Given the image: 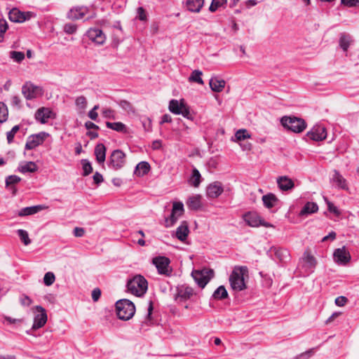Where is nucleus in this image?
I'll return each instance as SVG.
<instances>
[{
	"instance_id": "obj_1",
	"label": "nucleus",
	"mask_w": 359,
	"mask_h": 359,
	"mask_svg": "<svg viewBox=\"0 0 359 359\" xmlns=\"http://www.w3.org/2000/svg\"><path fill=\"white\" fill-rule=\"evenodd\" d=\"M248 272V268L245 266H236L233 268L229 276V283L232 290L235 291H242L246 288L244 275Z\"/></svg>"
},
{
	"instance_id": "obj_2",
	"label": "nucleus",
	"mask_w": 359,
	"mask_h": 359,
	"mask_svg": "<svg viewBox=\"0 0 359 359\" xmlns=\"http://www.w3.org/2000/svg\"><path fill=\"white\" fill-rule=\"evenodd\" d=\"M127 288L132 294L140 297L146 293L148 283L144 276L137 275L128 281Z\"/></svg>"
},
{
	"instance_id": "obj_3",
	"label": "nucleus",
	"mask_w": 359,
	"mask_h": 359,
	"mask_svg": "<svg viewBox=\"0 0 359 359\" xmlns=\"http://www.w3.org/2000/svg\"><path fill=\"white\" fill-rule=\"evenodd\" d=\"M116 309L118 318L123 320L130 319L135 313L134 304L126 299L117 301L116 303Z\"/></svg>"
},
{
	"instance_id": "obj_4",
	"label": "nucleus",
	"mask_w": 359,
	"mask_h": 359,
	"mask_svg": "<svg viewBox=\"0 0 359 359\" xmlns=\"http://www.w3.org/2000/svg\"><path fill=\"white\" fill-rule=\"evenodd\" d=\"M280 123L284 128L295 133H302L306 128L305 121L295 116H283Z\"/></svg>"
},
{
	"instance_id": "obj_5",
	"label": "nucleus",
	"mask_w": 359,
	"mask_h": 359,
	"mask_svg": "<svg viewBox=\"0 0 359 359\" xmlns=\"http://www.w3.org/2000/svg\"><path fill=\"white\" fill-rule=\"evenodd\" d=\"M126 154L121 149H115L109 158L108 166L114 170L121 169L126 164Z\"/></svg>"
},
{
	"instance_id": "obj_6",
	"label": "nucleus",
	"mask_w": 359,
	"mask_h": 359,
	"mask_svg": "<svg viewBox=\"0 0 359 359\" xmlns=\"http://www.w3.org/2000/svg\"><path fill=\"white\" fill-rule=\"evenodd\" d=\"M152 263L156 267L159 274L166 276H170L172 270L170 267V261L168 257L163 256L154 257L152 260Z\"/></svg>"
},
{
	"instance_id": "obj_7",
	"label": "nucleus",
	"mask_w": 359,
	"mask_h": 359,
	"mask_svg": "<svg viewBox=\"0 0 359 359\" xmlns=\"http://www.w3.org/2000/svg\"><path fill=\"white\" fill-rule=\"evenodd\" d=\"M22 93L27 100H32L42 95L43 90L31 82H26L22 87Z\"/></svg>"
},
{
	"instance_id": "obj_8",
	"label": "nucleus",
	"mask_w": 359,
	"mask_h": 359,
	"mask_svg": "<svg viewBox=\"0 0 359 359\" xmlns=\"http://www.w3.org/2000/svg\"><path fill=\"white\" fill-rule=\"evenodd\" d=\"M194 294V289L187 285H180L176 287L175 300L177 302H184L189 299Z\"/></svg>"
},
{
	"instance_id": "obj_9",
	"label": "nucleus",
	"mask_w": 359,
	"mask_h": 359,
	"mask_svg": "<svg viewBox=\"0 0 359 359\" xmlns=\"http://www.w3.org/2000/svg\"><path fill=\"white\" fill-rule=\"evenodd\" d=\"M48 135L49 134L46 132H40L37 134L29 135L25 144V149L32 150L42 144Z\"/></svg>"
},
{
	"instance_id": "obj_10",
	"label": "nucleus",
	"mask_w": 359,
	"mask_h": 359,
	"mask_svg": "<svg viewBox=\"0 0 359 359\" xmlns=\"http://www.w3.org/2000/svg\"><path fill=\"white\" fill-rule=\"evenodd\" d=\"M209 273L213 274V271L206 269L201 271L194 270L191 273V276L197 285L200 287L203 288L210 280V278L208 277Z\"/></svg>"
},
{
	"instance_id": "obj_11",
	"label": "nucleus",
	"mask_w": 359,
	"mask_h": 359,
	"mask_svg": "<svg viewBox=\"0 0 359 359\" xmlns=\"http://www.w3.org/2000/svg\"><path fill=\"white\" fill-rule=\"evenodd\" d=\"M38 313L35 314L32 330L42 327L47 322V313L46 309L41 306H36L34 309Z\"/></svg>"
},
{
	"instance_id": "obj_12",
	"label": "nucleus",
	"mask_w": 359,
	"mask_h": 359,
	"mask_svg": "<svg viewBox=\"0 0 359 359\" xmlns=\"http://www.w3.org/2000/svg\"><path fill=\"white\" fill-rule=\"evenodd\" d=\"M299 262L302 264V268L304 269L309 273L313 272L317 264L316 259L311 254L309 250H306L304 252L303 256L300 259Z\"/></svg>"
},
{
	"instance_id": "obj_13",
	"label": "nucleus",
	"mask_w": 359,
	"mask_h": 359,
	"mask_svg": "<svg viewBox=\"0 0 359 359\" xmlns=\"http://www.w3.org/2000/svg\"><path fill=\"white\" fill-rule=\"evenodd\" d=\"M88 38L97 45H102L106 41V36L102 30L99 28H90L88 30Z\"/></svg>"
},
{
	"instance_id": "obj_14",
	"label": "nucleus",
	"mask_w": 359,
	"mask_h": 359,
	"mask_svg": "<svg viewBox=\"0 0 359 359\" xmlns=\"http://www.w3.org/2000/svg\"><path fill=\"white\" fill-rule=\"evenodd\" d=\"M306 135L314 141H322L327 137L326 128L323 126H315L307 133Z\"/></svg>"
},
{
	"instance_id": "obj_15",
	"label": "nucleus",
	"mask_w": 359,
	"mask_h": 359,
	"mask_svg": "<svg viewBox=\"0 0 359 359\" xmlns=\"http://www.w3.org/2000/svg\"><path fill=\"white\" fill-rule=\"evenodd\" d=\"M333 255L334 261L339 264L345 265L348 263L351 259L350 253L344 246L336 249Z\"/></svg>"
},
{
	"instance_id": "obj_16",
	"label": "nucleus",
	"mask_w": 359,
	"mask_h": 359,
	"mask_svg": "<svg viewBox=\"0 0 359 359\" xmlns=\"http://www.w3.org/2000/svg\"><path fill=\"white\" fill-rule=\"evenodd\" d=\"M269 253L271 256L274 255L275 257L281 262H287L290 257L288 250L280 247H271L269 250Z\"/></svg>"
},
{
	"instance_id": "obj_17",
	"label": "nucleus",
	"mask_w": 359,
	"mask_h": 359,
	"mask_svg": "<svg viewBox=\"0 0 359 359\" xmlns=\"http://www.w3.org/2000/svg\"><path fill=\"white\" fill-rule=\"evenodd\" d=\"M224 191L222 184L220 182H214L210 184L206 189V194L209 198H217Z\"/></svg>"
},
{
	"instance_id": "obj_18",
	"label": "nucleus",
	"mask_w": 359,
	"mask_h": 359,
	"mask_svg": "<svg viewBox=\"0 0 359 359\" xmlns=\"http://www.w3.org/2000/svg\"><path fill=\"white\" fill-rule=\"evenodd\" d=\"M88 8L85 6L74 7L68 12L67 18L72 20H77L83 18L88 13Z\"/></svg>"
},
{
	"instance_id": "obj_19",
	"label": "nucleus",
	"mask_w": 359,
	"mask_h": 359,
	"mask_svg": "<svg viewBox=\"0 0 359 359\" xmlns=\"http://www.w3.org/2000/svg\"><path fill=\"white\" fill-rule=\"evenodd\" d=\"M243 219L246 224L252 227L260 226L261 217L257 212H248L243 215Z\"/></svg>"
},
{
	"instance_id": "obj_20",
	"label": "nucleus",
	"mask_w": 359,
	"mask_h": 359,
	"mask_svg": "<svg viewBox=\"0 0 359 359\" xmlns=\"http://www.w3.org/2000/svg\"><path fill=\"white\" fill-rule=\"evenodd\" d=\"M332 181L338 189L348 190V187L346 180L340 174L338 170H334Z\"/></svg>"
},
{
	"instance_id": "obj_21",
	"label": "nucleus",
	"mask_w": 359,
	"mask_h": 359,
	"mask_svg": "<svg viewBox=\"0 0 359 359\" xmlns=\"http://www.w3.org/2000/svg\"><path fill=\"white\" fill-rule=\"evenodd\" d=\"M47 208L48 207L44 205H37L30 207H26L20 210L18 215L20 217L32 215Z\"/></svg>"
},
{
	"instance_id": "obj_22",
	"label": "nucleus",
	"mask_w": 359,
	"mask_h": 359,
	"mask_svg": "<svg viewBox=\"0 0 359 359\" xmlns=\"http://www.w3.org/2000/svg\"><path fill=\"white\" fill-rule=\"evenodd\" d=\"M277 184L282 191L291 190L294 186V182L287 176L279 177L277 179Z\"/></svg>"
},
{
	"instance_id": "obj_23",
	"label": "nucleus",
	"mask_w": 359,
	"mask_h": 359,
	"mask_svg": "<svg viewBox=\"0 0 359 359\" xmlns=\"http://www.w3.org/2000/svg\"><path fill=\"white\" fill-rule=\"evenodd\" d=\"M51 110L48 108L41 107L37 109L35 113V118L41 123H46L47 120L50 118Z\"/></svg>"
},
{
	"instance_id": "obj_24",
	"label": "nucleus",
	"mask_w": 359,
	"mask_h": 359,
	"mask_svg": "<svg viewBox=\"0 0 359 359\" xmlns=\"http://www.w3.org/2000/svg\"><path fill=\"white\" fill-rule=\"evenodd\" d=\"M189 233V229L188 226V224L186 221H184L181 223V224L177 228L176 230V237L180 241H184Z\"/></svg>"
},
{
	"instance_id": "obj_25",
	"label": "nucleus",
	"mask_w": 359,
	"mask_h": 359,
	"mask_svg": "<svg viewBox=\"0 0 359 359\" xmlns=\"http://www.w3.org/2000/svg\"><path fill=\"white\" fill-rule=\"evenodd\" d=\"M106 151L107 149L103 144L100 143L96 145L94 153L98 163H104L106 158Z\"/></svg>"
},
{
	"instance_id": "obj_26",
	"label": "nucleus",
	"mask_w": 359,
	"mask_h": 359,
	"mask_svg": "<svg viewBox=\"0 0 359 359\" xmlns=\"http://www.w3.org/2000/svg\"><path fill=\"white\" fill-rule=\"evenodd\" d=\"M187 207L191 210H198L202 207L201 196L194 195L189 198L187 202Z\"/></svg>"
},
{
	"instance_id": "obj_27",
	"label": "nucleus",
	"mask_w": 359,
	"mask_h": 359,
	"mask_svg": "<svg viewBox=\"0 0 359 359\" xmlns=\"http://www.w3.org/2000/svg\"><path fill=\"white\" fill-rule=\"evenodd\" d=\"M225 81L219 79L217 77H212L210 79L209 85L211 90L214 92L219 93L223 90L225 87Z\"/></svg>"
},
{
	"instance_id": "obj_28",
	"label": "nucleus",
	"mask_w": 359,
	"mask_h": 359,
	"mask_svg": "<svg viewBox=\"0 0 359 359\" xmlns=\"http://www.w3.org/2000/svg\"><path fill=\"white\" fill-rule=\"evenodd\" d=\"M262 201H263L264 205L266 208L270 209L276 205V204L278 201V199L276 196L275 194H273L272 193H269L262 196Z\"/></svg>"
},
{
	"instance_id": "obj_29",
	"label": "nucleus",
	"mask_w": 359,
	"mask_h": 359,
	"mask_svg": "<svg viewBox=\"0 0 359 359\" xmlns=\"http://www.w3.org/2000/svg\"><path fill=\"white\" fill-rule=\"evenodd\" d=\"M150 168V165L148 162L142 161L136 165L134 174L137 176L142 177L149 172Z\"/></svg>"
},
{
	"instance_id": "obj_30",
	"label": "nucleus",
	"mask_w": 359,
	"mask_h": 359,
	"mask_svg": "<svg viewBox=\"0 0 359 359\" xmlns=\"http://www.w3.org/2000/svg\"><path fill=\"white\" fill-rule=\"evenodd\" d=\"M351 36L346 33H341L339 35V47L346 52L352 43Z\"/></svg>"
},
{
	"instance_id": "obj_31",
	"label": "nucleus",
	"mask_w": 359,
	"mask_h": 359,
	"mask_svg": "<svg viewBox=\"0 0 359 359\" xmlns=\"http://www.w3.org/2000/svg\"><path fill=\"white\" fill-rule=\"evenodd\" d=\"M201 179L202 177L198 170L196 168H194L188 182L191 186L198 187L201 182Z\"/></svg>"
},
{
	"instance_id": "obj_32",
	"label": "nucleus",
	"mask_w": 359,
	"mask_h": 359,
	"mask_svg": "<svg viewBox=\"0 0 359 359\" xmlns=\"http://www.w3.org/2000/svg\"><path fill=\"white\" fill-rule=\"evenodd\" d=\"M184 100H181L180 102L177 100H171L169 102L168 109L175 114H180V110L184 107Z\"/></svg>"
},
{
	"instance_id": "obj_33",
	"label": "nucleus",
	"mask_w": 359,
	"mask_h": 359,
	"mask_svg": "<svg viewBox=\"0 0 359 359\" xmlns=\"http://www.w3.org/2000/svg\"><path fill=\"white\" fill-rule=\"evenodd\" d=\"M204 0H187V7L191 12L198 13L202 8Z\"/></svg>"
},
{
	"instance_id": "obj_34",
	"label": "nucleus",
	"mask_w": 359,
	"mask_h": 359,
	"mask_svg": "<svg viewBox=\"0 0 359 359\" xmlns=\"http://www.w3.org/2000/svg\"><path fill=\"white\" fill-rule=\"evenodd\" d=\"M8 17L10 20L14 22H22L26 19L24 13L20 11L17 8H13L9 12Z\"/></svg>"
},
{
	"instance_id": "obj_35",
	"label": "nucleus",
	"mask_w": 359,
	"mask_h": 359,
	"mask_svg": "<svg viewBox=\"0 0 359 359\" xmlns=\"http://www.w3.org/2000/svg\"><path fill=\"white\" fill-rule=\"evenodd\" d=\"M318 210V206L316 203L307 202L300 211L299 215L301 216L307 215L316 212Z\"/></svg>"
},
{
	"instance_id": "obj_36",
	"label": "nucleus",
	"mask_w": 359,
	"mask_h": 359,
	"mask_svg": "<svg viewBox=\"0 0 359 359\" xmlns=\"http://www.w3.org/2000/svg\"><path fill=\"white\" fill-rule=\"evenodd\" d=\"M106 126L111 129L113 130H115L116 132L123 133H128V128L126 126L121 123V122H106Z\"/></svg>"
},
{
	"instance_id": "obj_37",
	"label": "nucleus",
	"mask_w": 359,
	"mask_h": 359,
	"mask_svg": "<svg viewBox=\"0 0 359 359\" xmlns=\"http://www.w3.org/2000/svg\"><path fill=\"white\" fill-rule=\"evenodd\" d=\"M19 170L22 173L34 172L37 170V165L33 161H28L21 165L19 168Z\"/></svg>"
},
{
	"instance_id": "obj_38",
	"label": "nucleus",
	"mask_w": 359,
	"mask_h": 359,
	"mask_svg": "<svg viewBox=\"0 0 359 359\" xmlns=\"http://www.w3.org/2000/svg\"><path fill=\"white\" fill-rule=\"evenodd\" d=\"M228 297V292L223 285L219 286L212 294V298L222 300Z\"/></svg>"
},
{
	"instance_id": "obj_39",
	"label": "nucleus",
	"mask_w": 359,
	"mask_h": 359,
	"mask_svg": "<svg viewBox=\"0 0 359 359\" xmlns=\"http://www.w3.org/2000/svg\"><path fill=\"white\" fill-rule=\"evenodd\" d=\"M20 180L21 178L17 175H9L6 178V187L13 190V194H15L16 189L12 186L18 184V182H20Z\"/></svg>"
},
{
	"instance_id": "obj_40",
	"label": "nucleus",
	"mask_w": 359,
	"mask_h": 359,
	"mask_svg": "<svg viewBox=\"0 0 359 359\" xmlns=\"http://www.w3.org/2000/svg\"><path fill=\"white\" fill-rule=\"evenodd\" d=\"M202 74L203 73L201 71L198 69L194 70L189 78V81L190 82H195L198 84L203 85V81L201 78Z\"/></svg>"
},
{
	"instance_id": "obj_41",
	"label": "nucleus",
	"mask_w": 359,
	"mask_h": 359,
	"mask_svg": "<svg viewBox=\"0 0 359 359\" xmlns=\"http://www.w3.org/2000/svg\"><path fill=\"white\" fill-rule=\"evenodd\" d=\"M180 217L181 215L174 214L172 212H171L170 216L165 219V226L166 228L172 226Z\"/></svg>"
},
{
	"instance_id": "obj_42",
	"label": "nucleus",
	"mask_w": 359,
	"mask_h": 359,
	"mask_svg": "<svg viewBox=\"0 0 359 359\" xmlns=\"http://www.w3.org/2000/svg\"><path fill=\"white\" fill-rule=\"evenodd\" d=\"M172 212L174 214H177L178 215H181L182 216L183 215L184 212L183 203L182 202H180V201L174 202L172 203Z\"/></svg>"
},
{
	"instance_id": "obj_43",
	"label": "nucleus",
	"mask_w": 359,
	"mask_h": 359,
	"mask_svg": "<svg viewBox=\"0 0 359 359\" xmlns=\"http://www.w3.org/2000/svg\"><path fill=\"white\" fill-rule=\"evenodd\" d=\"M17 232L20 240L25 245H28L31 243V240L29 238V234L27 231L23 229H18Z\"/></svg>"
},
{
	"instance_id": "obj_44",
	"label": "nucleus",
	"mask_w": 359,
	"mask_h": 359,
	"mask_svg": "<svg viewBox=\"0 0 359 359\" xmlns=\"http://www.w3.org/2000/svg\"><path fill=\"white\" fill-rule=\"evenodd\" d=\"M227 2V0H212L209 7V10L211 12H215L218 8L223 6Z\"/></svg>"
},
{
	"instance_id": "obj_45",
	"label": "nucleus",
	"mask_w": 359,
	"mask_h": 359,
	"mask_svg": "<svg viewBox=\"0 0 359 359\" xmlns=\"http://www.w3.org/2000/svg\"><path fill=\"white\" fill-rule=\"evenodd\" d=\"M20 126L16 125L12 128V129L6 133V138L8 144L13 142L15 134L19 131Z\"/></svg>"
},
{
	"instance_id": "obj_46",
	"label": "nucleus",
	"mask_w": 359,
	"mask_h": 359,
	"mask_svg": "<svg viewBox=\"0 0 359 359\" xmlns=\"http://www.w3.org/2000/svg\"><path fill=\"white\" fill-rule=\"evenodd\" d=\"M8 116V109L6 104L0 102V123H4L6 121Z\"/></svg>"
},
{
	"instance_id": "obj_47",
	"label": "nucleus",
	"mask_w": 359,
	"mask_h": 359,
	"mask_svg": "<svg viewBox=\"0 0 359 359\" xmlns=\"http://www.w3.org/2000/svg\"><path fill=\"white\" fill-rule=\"evenodd\" d=\"M8 28V23L5 19H0V43L4 41V34Z\"/></svg>"
},
{
	"instance_id": "obj_48",
	"label": "nucleus",
	"mask_w": 359,
	"mask_h": 359,
	"mask_svg": "<svg viewBox=\"0 0 359 359\" xmlns=\"http://www.w3.org/2000/svg\"><path fill=\"white\" fill-rule=\"evenodd\" d=\"M55 280V276L52 272H47L43 277V283L46 285H51Z\"/></svg>"
},
{
	"instance_id": "obj_49",
	"label": "nucleus",
	"mask_w": 359,
	"mask_h": 359,
	"mask_svg": "<svg viewBox=\"0 0 359 359\" xmlns=\"http://www.w3.org/2000/svg\"><path fill=\"white\" fill-rule=\"evenodd\" d=\"M82 165L83 170V176H87L93 172L92 165L88 160H82Z\"/></svg>"
},
{
	"instance_id": "obj_50",
	"label": "nucleus",
	"mask_w": 359,
	"mask_h": 359,
	"mask_svg": "<svg viewBox=\"0 0 359 359\" xmlns=\"http://www.w3.org/2000/svg\"><path fill=\"white\" fill-rule=\"evenodd\" d=\"M250 137V135L248 133V131L245 129L238 130L235 134L236 139L239 141L244 140Z\"/></svg>"
},
{
	"instance_id": "obj_51",
	"label": "nucleus",
	"mask_w": 359,
	"mask_h": 359,
	"mask_svg": "<svg viewBox=\"0 0 359 359\" xmlns=\"http://www.w3.org/2000/svg\"><path fill=\"white\" fill-rule=\"evenodd\" d=\"M64 32L68 34H73L77 30V27L73 23H67L63 27Z\"/></svg>"
},
{
	"instance_id": "obj_52",
	"label": "nucleus",
	"mask_w": 359,
	"mask_h": 359,
	"mask_svg": "<svg viewBox=\"0 0 359 359\" xmlns=\"http://www.w3.org/2000/svg\"><path fill=\"white\" fill-rule=\"evenodd\" d=\"M75 103L79 108L84 109L87 106V100L83 95L79 96L78 97H76Z\"/></svg>"
},
{
	"instance_id": "obj_53",
	"label": "nucleus",
	"mask_w": 359,
	"mask_h": 359,
	"mask_svg": "<svg viewBox=\"0 0 359 359\" xmlns=\"http://www.w3.org/2000/svg\"><path fill=\"white\" fill-rule=\"evenodd\" d=\"M325 201L327 205V209L330 212L334 213L336 216H339L341 215L340 211L332 202L329 201L326 198H325Z\"/></svg>"
},
{
	"instance_id": "obj_54",
	"label": "nucleus",
	"mask_w": 359,
	"mask_h": 359,
	"mask_svg": "<svg viewBox=\"0 0 359 359\" xmlns=\"http://www.w3.org/2000/svg\"><path fill=\"white\" fill-rule=\"evenodd\" d=\"M11 57L13 58L15 61L20 62L25 58V54L22 52L19 51H11Z\"/></svg>"
},
{
	"instance_id": "obj_55",
	"label": "nucleus",
	"mask_w": 359,
	"mask_h": 359,
	"mask_svg": "<svg viewBox=\"0 0 359 359\" xmlns=\"http://www.w3.org/2000/svg\"><path fill=\"white\" fill-rule=\"evenodd\" d=\"M20 302L23 306H29L32 304V300L27 295L22 294L20 297Z\"/></svg>"
},
{
	"instance_id": "obj_56",
	"label": "nucleus",
	"mask_w": 359,
	"mask_h": 359,
	"mask_svg": "<svg viewBox=\"0 0 359 359\" xmlns=\"http://www.w3.org/2000/svg\"><path fill=\"white\" fill-rule=\"evenodd\" d=\"M180 111H181L180 114H182L184 118H187V119H190V120L193 119V116H192L191 114L190 113L189 108L186 105V104H184V107H182V109Z\"/></svg>"
},
{
	"instance_id": "obj_57",
	"label": "nucleus",
	"mask_w": 359,
	"mask_h": 359,
	"mask_svg": "<svg viewBox=\"0 0 359 359\" xmlns=\"http://www.w3.org/2000/svg\"><path fill=\"white\" fill-rule=\"evenodd\" d=\"M341 4L345 6L352 8L359 4V0H341Z\"/></svg>"
},
{
	"instance_id": "obj_58",
	"label": "nucleus",
	"mask_w": 359,
	"mask_h": 359,
	"mask_svg": "<svg viewBox=\"0 0 359 359\" xmlns=\"http://www.w3.org/2000/svg\"><path fill=\"white\" fill-rule=\"evenodd\" d=\"M137 17L140 20H142V21L147 20V14H146L145 10L142 7L137 8Z\"/></svg>"
},
{
	"instance_id": "obj_59",
	"label": "nucleus",
	"mask_w": 359,
	"mask_h": 359,
	"mask_svg": "<svg viewBox=\"0 0 359 359\" xmlns=\"http://www.w3.org/2000/svg\"><path fill=\"white\" fill-rule=\"evenodd\" d=\"M153 311V305H152V303L150 302L149 303V306L148 307V313H147V319L144 322L142 323V327L143 328L144 326L147 325H148V323L150 321V316H151V312Z\"/></svg>"
},
{
	"instance_id": "obj_60",
	"label": "nucleus",
	"mask_w": 359,
	"mask_h": 359,
	"mask_svg": "<svg viewBox=\"0 0 359 359\" xmlns=\"http://www.w3.org/2000/svg\"><path fill=\"white\" fill-rule=\"evenodd\" d=\"M348 299L346 297H344V296H339L338 297H337L335 299V304L337 306H344L346 302H347Z\"/></svg>"
},
{
	"instance_id": "obj_61",
	"label": "nucleus",
	"mask_w": 359,
	"mask_h": 359,
	"mask_svg": "<svg viewBox=\"0 0 359 359\" xmlns=\"http://www.w3.org/2000/svg\"><path fill=\"white\" fill-rule=\"evenodd\" d=\"M73 233L76 237H82L84 236L85 230L82 227H75L74 229Z\"/></svg>"
},
{
	"instance_id": "obj_62",
	"label": "nucleus",
	"mask_w": 359,
	"mask_h": 359,
	"mask_svg": "<svg viewBox=\"0 0 359 359\" xmlns=\"http://www.w3.org/2000/svg\"><path fill=\"white\" fill-rule=\"evenodd\" d=\"M101 296V290L96 287L92 291V299L94 302H97Z\"/></svg>"
},
{
	"instance_id": "obj_63",
	"label": "nucleus",
	"mask_w": 359,
	"mask_h": 359,
	"mask_svg": "<svg viewBox=\"0 0 359 359\" xmlns=\"http://www.w3.org/2000/svg\"><path fill=\"white\" fill-rule=\"evenodd\" d=\"M11 104L14 107L20 108L21 107V100L19 96L13 95L11 97Z\"/></svg>"
},
{
	"instance_id": "obj_64",
	"label": "nucleus",
	"mask_w": 359,
	"mask_h": 359,
	"mask_svg": "<svg viewBox=\"0 0 359 359\" xmlns=\"http://www.w3.org/2000/svg\"><path fill=\"white\" fill-rule=\"evenodd\" d=\"M119 106L122 109H123L125 110H127V111H130L131 109V108H132V106H131L130 103L128 101L124 100H121L119 102Z\"/></svg>"
}]
</instances>
